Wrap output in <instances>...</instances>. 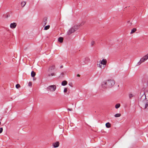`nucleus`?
I'll list each match as a JSON object with an SVG mask.
<instances>
[{"instance_id":"obj_1","label":"nucleus","mask_w":148,"mask_h":148,"mask_svg":"<svg viewBox=\"0 0 148 148\" xmlns=\"http://www.w3.org/2000/svg\"><path fill=\"white\" fill-rule=\"evenodd\" d=\"M115 81L113 80L108 79L102 82L101 86L102 88L105 89L111 88L114 84Z\"/></svg>"},{"instance_id":"obj_2","label":"nucleus","mask_w":148,"mask_h":148,"mask_svg":"<svg viewBox=\"0 0 148 148\" xmlns=\"http://www.w3.org/2000/svg\"><path fill=\"white\" fill-rule=\"evenodd\" d=\"M78 26L77 25H75L73 27L71 28L67 32V34L68 35H69L72 33H73L74 32L77 30Z\"/></svg>"},{"instance_id":"obj_3","label":"nucleus","mask_w":148,"mask_h":148,"mask_svg":"<svg viewBox=\"0 0 148 148\" xmlns=\"http://www.w3.org/2000/svg\"><path fill=\"white\" fill-rule=\"evenodd\" d=\"M46 89L48 91L53 92L56 89V86L55 85H51L47 87Z\"/></svg>"},{"instance_id":"obj_4","label":"nucleus","mask_w":148,"mask_h":148,"mask_svg":"<svg viewBox=\"0 0 148 148\" xmlns=\"http://www.w3.org/2000/svg\"><path fill=\"white\" fill-rule=\"evenodd\" d=\"M148 59V53L141 58L140 60L142 62H143L146 61Z\"/></svg>"},{"instance_id":"obj_5","label":"nucleus","mask_w":148,"mask_h":148,"mask_svg":"<svg viewBox=\"0 0 148 148\" xmlns=\"http://www.w3.org/2000/svg\"><path fill=\"white\" fill-rule=\"evenodd\" d=\"M55 69V66L54 65H53L51 66H50L49 67L48 70V72L49 73H51Z\"/></svg>"},{"instance_id":"obj_6","label":"nucleus","mask_w":148,"mask_h":148,"mask_svg":"<svg viewBox=\"0 0 148 148\" xmlns=\"http://www.w3.org/2000/svg\"><path fill=\"white\" fill-rule=\"evenodd\" d=\"M16 25L17 24L16 23H13L10 24V27L12 29H14L16 27Z\"/></svg>"},{"instance_id":"obj_7","label":"nucleus","mask_w":148,"mask_h":148,"mask_svg":"<svg viewBox=\"0 0 148 148\" xmlns=\"http://www.w3.org/2000/svg\"><path fill=\"white\" fill-rule=\"evenodd\" d=\"M107 63V60L106 59H103L102 61H100V63L103 65H106Z\"/></svg>"},{"instance_id":"obj_8","label":"nucleus","mask_w":148,"mask_h":148,"mask_svg":"<svg viewBox=\"0 0 148 148\" xmlns=\"http://www.w3.org/2000/svg\"><path fill=\"white\" fill-rule=\"evenodd\" d=\"M53 145L54 148L58 147L59 145V143L58 141L53 143Z\"/></svg>"},{"instance_id":"obj_9","label":"nucleus","mask_w":148,"mask_h":148,"mask_svg":"<svg viewBox=\"0 0 148 148\" xmlns=\"http://www.w3.org/2000/svg\"><path fill=\"white\" fill-rule=\"evenodd\" d=\"M55 75V74L54 73H49L48 75V76L49 77L53 76Z\"/></svg>"},{"instance_id":"obj_10","label":"nucleus","mask_w":148,"mask_h":148,"mask_svg":"<svg viewBox=\"0 0 148 148\" xmlns=\"http://www.w3.org/2000/svg\"><path fill=\"white\" fill-rule=\"evenodd\" d=\"M111 124L109 123L108 122L106 124V127L107 128H109L111 127Z\"/></svg>"},{"instance_id":"obj_11","label":"nucleus","mask_w":148,"mask_h":148,"mask_svg":"<svg viewBox=\"0 0 148 148\" xmlns=\"http://www.w3.org/2000/svg\"><path fill=\"white\" fill-rule=\"evenodd\" d=\"M67 82L66 80H64L62 82V85L63 86H65L67 84Z\"/></svg>"},{"instance_id":"obj_12","label":"nucleus","mask_w":148,"mask_h":148,"mask_svg":"<svg viewBox=\"0 0 148 148\" xmlns=\"http://www.w3.org/2000/svg\"><path fill=\"white\" fill-rule=\"evenodd\" d=\"M63 38L62 37H60L58 38V40L59 42L60 43H62V42L63 41Z\"/></svg>"},{"instance_id":"obj_13","label":"nucleus","mask_w":148,"mask_h":148,"mask_svg":"<svg viewBox=\"0 0 148 148\" xmlns=\"http://www.w3.org/2000/svg\"><path fill=\"white\" fill-rule=\"evenodd\" d=\"M36 75V73L34 71H32L31 73V76L32 77H34Z\"/></svg>"},{"instance_id":"obj_14","label":"nucleus","mask_w":148,"mask_h":148,"mask_svg":"<svg viewBox=\"0 0 148 148\" xmlns=\"http://www.w3.org/2000/svg\"><path fill=\"white\" fill-rule=\"evenodd\" d=\"M26 4V2L25 1H22L21 3V6L22 7H24Z\"/></svg>"},{"instance_id":"obj_15","label":"nucleus","mask_w":148,"mask_h":148,"mask_svg":"<svg viewBox=\"0 0 148 148\" xmlns=\"http://www.w3.org/2000/svg\"><path fill=\"white\" fill-rule=\"evenodd\" d=\"M120 106V103H117L115 106V108L116 109H118L119 108Z\"/></svg>"},{"instance_id":"obj_16","label":"nucleus","mask_w":148,"mask_h":148,"mask_svg":"<svg viewBox=\"0 0 148 148\" xmlns=\"http://www.w3.org/2000/svg\"><path fill=\"white\" fill-rule=\"evenodd\" d=\"M121 116V114L120 113H117L115 114L114 116L115 117H118L120 116Z\"/></svg>"},{"instance_id":"obj_17","label":"nucleus","mask_w":148,"mask_h":148,"mask_svg":"<svg viewBox=\"0 0 148 148\" xmlns=\"http://www.w3.org/2000/svg\"><path fill=\"white\" fill-rule=\"evenodd\" d=\"M50 27V25H47L45 26L44 27V30H47L49 29Z\"/></svg>"},{"instance_id":"obj_18","label":"nucleus","mask_w":148,"mask_h":148,"mask_svg":"<svg viewBox=\"0 0 148 148\" xmlns=\"http://www.w3.org/2000/svg\"><path fill=\"white\" fill-rule=\"evenodd\" d=\"M136 28H133V29H132L131 30V32L130 33L132 34V33H134L136 31Z\"/></svg>"},{"instance_id":"obj_19","label":"nucleus","mask_w":148,"mask_h":148,"mask_svg":"<svg viewBox=\"0 0 148 148\" xmlns=\"http://www.w3.org/2000/svg\"><path fill=\"white\" fill-rule=\"evenodd\" d=\"M134 96L131 93H130L129 95V96L130 99H131L132 97H133Z\"/></svg>"},{"instance_id":"obj_20","label":"nucleus","mask_w":148,"mask_h":148,"mask_svg":"<svg viewBox=\"0 0 148 148\" xmlns=\"http://www.w3.org/2000/svg\"><path fill=\"white\" fill-rule=\"evenodd\" d=\"M142 63L141 61H140H140H139L137 63V64L136 65V66H138L140 65L141 63Z\"/></svg>"},{"instance_id":"obj_21","label":"nucleus","mask_w":148,"mask_h":148,"mask_svg":"<svg viewBox=\"0 0 148 148\" xmlns=\"http://www.w3.org/2000/svg\"><path fill=\"white\" fill-rule=\"evenodd\" d=\"M20 87V84H16V87L17 89L18 88Z\"/></svg>"},{"instance_id":"obj_22","label":"nucleus","mask_w":148,"mask_h":148,"mask_svg":"<svg viewBox=\"0 0 148 148\" xmlns=\"http://www.w3.org/2000/svg\"><path fill=\"white\" fill-rule=\"evenodd\" d=\"M148 106V102H146L145 105V108H146Z\"/></svg>"},{"instance_id":"obj_23","label":"nucleus","mask_w":148,"mask_h":148,"mask_svg":"<svg viewBox=\"0 0 148 148\" xmlns=\"http://www.w3.org/2000/svg\"><path fill=\"white\" fill-rule=\"evenodd\" d=\"M95 42L94 41H92L91 42V45L93 46V45H94V44H95Z\"/></svg>"},{"instance_id":"obj_24","label":"nucleus","mask_w":148,"mask_h":148,"mask_svg":"<svg viewBox=\"0 0 148 148\" xmlns=\"http://www.w3.org/2000/svg\"><path fill=\"white\" fill-rule=\"evenodd\" d=\"M28 85L29 86H32V83L31 82H29L28 84Z\"/></svg>"},{"instance_id":"obj_25","label":"nucleus","mask_w":148,"mask_h":148,"mask_svg":"<svg viewBox=\"0 0 148 148\" xmlns=\"http://www.w3.org/2000/svg\"><path fill=\"white\" fill-rule=\"evenodd\" d=\"M3 130V128L2 127H1L0 128V134L2 132Z\"/></svg>"},{"instance_id":"obj_26","label":"nucleus","mask_w":148,"mask_h":148,"mask_svg":"<svg viewBox=\"0 0 148 148\" xmlns=\"http://www.w3.org/2000/svg\"><path fill=\"white\" fill-rule=\"evenodd\" d=\"M67 91V89L66 88H64V92H66Z\"/></svg>"},{"instance_id":"obj_27","label":"nucleus","mask_w":148,"mask_h":148,"mask_svg":"<svg viewBox=\"0 0 148 148\" xmlns=\"http://www.w3.org/2000/svg\"><path fill=\"white\" fill-rule=\"evenodd\" d=\"M67 110L69 111H71L72 110V109L69 108L67 109Z\"/></svg>"},{"instance_id":"obj_28","label":"nucleus","mask_w":148,"mask_h":148,"mask_svg":"<svg viewBox=\"0 0 148 148\" xmlns=\"http://www.w3.org/2000/svg\"><path fill=\"white\" fill-rule=\"evenodd\" d=\"M100 64H100H99V67H100V68H101V66H102V65H101Z\"/></svg>"},{"instance_id":"obj_29","label":"nucleus","mask_w":148,"mask_h":148,"mask_svg":"<svg viewBox=\"0 0 148 148\" xmlns=\"http://www.w3.org/2000/svg\"><path fill=\"white\" fill-rule=\"evenodd\" d=\"M63 67V66H62H62H60V68H62V67Z\"/></svg>"},{"instance_id":"obj_30","label":"nucleus","mask_w":148,"mask_h":148,"mask_svg":"<svg viewBox=\"0 0 148 148\" xmlns=\"http://www.w3.org/2000/svg\"><path fill=\"white\" fill-rule=\"evenodd\" d=\"M77 77H79V76H80V75H79V74H77Z\"/></svg>"},{"instance_id":"obj_31","label":"nucleus","mask_w":148,"mask_h":148,"mask_svg":"<svg viewBox=\"0 0 148 148\" xmlns=\"http://www.w3.org/2000/svg\"><path fill=\"white\" fill-rule=\"evenodd\" d=\"M46 22H45V25H46Z\"/></svg>"},{"instance_id":"obj_32","label":"nucleus","mask_w":148,"mask_h":148,"mask_svg":"<svg viewBox=\"0 0 148 148\" xmlns=\"http://www.w3.org/2000/svg\"><path fill=\"white\" fill-rule=\"evenodd\" d=\"M61 74H62V75H63V73H61Z\"/></svg>"},{"instance_id":"obj_33","label":"nucleus","mask_w":148,"mask_h":148,"mask_svg":"<svg viewBox=\"0 0 148 148\" xmlns=\"http://www.w3.org/2000/svg\"><path fill=\"white\" fill-rule=\"evenodd\" d=\"M8 15H7V17H8Z\"/></svg>"},{"instance_id":"obj_34","label":"nucleus","mask_w":148,"mask_h":148,"mask_svg":"<svg viewBox=\"0 0 148 148\" xmlns=\"http://www.w3.org/2000/svg\"><path fill=\"white\" fill-rule=\"evenodd\" d=\"M82 23L80 25H82Z\"/></svg>"},{"instance_id":"obj_35","label":"nucleus","mask_w":148,"mask_h":148,"mask_svg":"<svg viewBox=\"0 0 148 148\" xmlns=\"http://www.w3.org/2000/svg\"><path fill=\"white\" fill-rule=\"evenodd\" d=\"M84 23H83V24H84Z\"/></svg>"},{"instance_id":"obj_36","label":"nucleus","mask_w":148,"mask_h":148,"mask_svg":"<svg viewBox=\"0 0 148 148\" xmlns=\"http://www.w3.org/2000/svg\"><path fill=\"white\" fill-rule=\"evenodd\" d=\"M146 95H145V98H146Z\"/></svg>"},{"instance_id":"obj_37","label":"nucleus","mask_w":148,"mask_h":148,"mask_svg":"<svg viewBox=\"0 0 148 148\" xmlns=\"http://www.w3.org/2000/svg\"><path fill=\"white\" fill-rule=\"evenodd\" d=\"M0 64H1V62H0Z\"/></svg>"},{"instance_id":"obj_38","label":"nucleus","mask_w":148,"mask_h":148,"mask_svg":"<svg viewBox=\"0 0 148 148\" xmlns=\"http://www.w3.org/2000/svg\"><path fill=\"white\" fill-rule=\"evenodd\" d=\"M46 20H47V19H46V20H45V21H46Z\"/></svg>"}]
</instances>
